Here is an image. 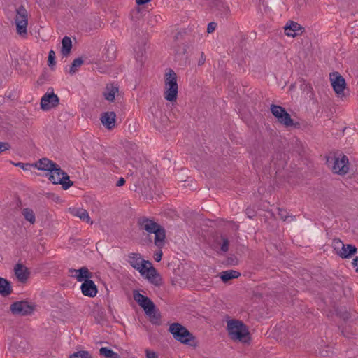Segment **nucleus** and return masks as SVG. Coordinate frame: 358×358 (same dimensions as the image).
Here are the masks:
<instances>
[{
    "label": "nucleus",
    "instance_id": "4c0bfd02",
    "mask_svg": "<svg viewBox=\"0 0 358 358\" xmlns=\"http://www.w3.org/2000/svg\"><path fill=\"white\" fill-rule=\"evenodd\" d=\"M286 214H287V212L285 210L279 209V215L284 220H286L288 217Z\"/></svg>",
    "mask_w": 358,
    "mask_h": 358
},
{
    "label": "nucleus",
    "instance_id": "393cba45",
    "mask_svg": "<svg viewBox=\"0 0 358 358\" xmlns=\"http://www.w3.org/2000/svg\"><path fill=\"white\" fill-rule=\"evenodd\" d=\"M72 48V41L69 36H64L62 41L61 53L64 57H68L70 55Z\"/></svg>",
    "mask_w": 358,
    "mask_h": 358
},
{
    "label": "nucleus",
    "instance_id": "c03bdc74",
    "mask_svg": "<svg viewBox=\"0 0 358 358\" xmlns=\"http://www.w3.org/2000/svg\"><path fill=\"white\" fill-rule=\"evenodd\" d=\"M202 63H203V62H202V60H200V62H199V64H202Z\"/></svg>",
    "mask_w": 358,
    "mask_h": 358
},
{
    "label": "nucleus",
    "instance_id": "b1692460",
    "mask_svg": "<svg viewBox=\"0 0 358 358\" xmlns=\"http://www.w3.org/2000/svg\"><path fill=\"white\" fill-rule=\"evenodd\" d=\"M12 293V287L9 281L0 277V294L3 296H7Z\"/></svg>",
    "mask_w": 358,
    "mask_h": 358
},
{
    "label": "nucleus",
    "instance_id": "72a5a7b5",
    "mask_svg": "<svg viewBox=\"0 0 358 358\" xmlns=\"http://www.w3.org/2000/svg\"><path fill=\"white\" fill-rule=\"evenodd\" d=\"M9 148H10V146H9L8 143H4V142H0V154L2 152L8 150Z\"/></svg>",
    "mask_w": 358,
    "mask_h": 358
},
{
    "label": "nucleus",
    "instance_id": "f704fd0d",
    "mask_svg": "<svg viewBox=\"0 0 358 358\" xmlns=\"http://www.w3.org/2000/svg\"><path fill=\"white\" fill-rule=\"evenodd\" d=\"M216 26H217V24H216V23H215V22H210V23L208 24L207 31H208V33H211V32H213V31L215 29Z\"/></svg>",
    "mask_w": 358,
    "mask_h": 358
},
{
    "label": "nucleus",
    "instance_id": "dca6fc26",
    "mask_svg": "<svg viewBox=\"0 0 358 358\" xmlns=\"http://www.w3.org/2000/svg\"><path fill=\"white\" fill-rule=\"evenodd\" d=\"M138 224L141 229L146 231L148 234H154L160 226L152 220L147 217L140 219Z\"/></svg>",
    "mask_w": 358,
    "mask_h": 358
},
{
    "label": "nucleus",
    "instance_id": "4468645a",
    "mask_svg": "<svg viewBox=\"0 0 358 358\" xmlns=\"http://www.w3.org/2000/svg\"><path fill=\"white\" fill-rule=\"evenodd\" d=\"M69 272L78 282H85L86 280H90L92 277V273L87 267H82L79 269L70 268Z\"/></svg>",
    "mask_w": 358,
    "mask_h": 358
},
{
    "label": "nucleus",
    "instance_id": "0eeeda50",
    "mask_svg": "<svg viewBox=\"0 0 358 358\" xmlns=\"http://www.w3.org/2000/svg\"><path fill=\"white\" fill-rule=\"evenodd\" d=\"M336 253L343 259L350 258L357 252V248L352 244H344L339 238H334L332 242Z\"/></svg>",
    "mask_w": 358,
    "mask_h": 358
},
{
    "label": "nucleus",
    "instance_id": "7ed1b4c3",
    "mask_svg": "<svg viewBox=\"0 0 358 358\" xmlns=\"http://www.w3.org/2000/svg\"><path fill=\"white\" fill-rule=\"evenodd\" d=\"M227 331L233 340L246 343L250 340V334L246 326L238 320H229L227 322Z\"/></svg>",
    "mask_w": 358,
    "mask_h": 358
},
{
    "label": "nucleus",
    "instance_id": "412c9836",
    "mask_svg": "<svg viewBox=\"0 0 358 358\" xmlns=\"http://www.w3.org/2000/svg\"><path fill=\"white\" fill-rule=\"evenodd\" d=\"M35 166L38 170L47 171L50 173L54 167H57V164L48 158H42L35 164Z\"/></svg>",
    "mask_w": 358,
    "mask_h": 358
},
{
    "label": "nucleus",
    "instance_id": "39448f33",
    "mask_svg": "<svg viewBox=\"0 0 358 358\" xmlns=\"http://www.w3.org/2000/svg\"><path fill=\"white\" fill-rule=\"evenodd\" d=\"M49 180L53 184H60L64 189H68L73 185V182L70 180L68 174L61 169L60 166L57 164V167H54L51 172L49 173Z\"/></svg>",
    "mask_w": 358,
    "mask_h": 358
},
{
    "label": "nucleus",
    "instance_id": "5701e85b",
    "mask_svg": "<svg viewBox=\"0 0 358 358\" xmlns=\"http://www.w3.org/2000/svg\"><path fill=\"white\" fill-rule=\"evenodd\" d=\"M155 244L158 248H162L164 245V240L166 237L165 230L163 227H159L155 231Z\"/></svg>",
    "mask_w": 358,
    "mask_h": 358
},
{
    "label": "nucleus",
    "instance_id": "f3484780",
    "mask_svg": "<svg viewBox=\"0 0 358 358\" xmlns=\"http://www.w3.org/2000/svg\"><path fill=\"white\" fill-rule=\"evenodd\" d=\"M303 32L301 26L295 22L291 21L285 27V34L287 36L295 37Z\"/></svg>",
    "mask_w": 358,
    "mask_h": 358
},
{
    "label": "nucleus",
    "instance_id": "2eb2a0df",
    "mask_svg": "<svg viewBox=\"0 0 358 358\" xmlns=\"http://www.w3.org/2000/svg\"><path fill=\"white\" fill-rule=\"evenodd\" d=\"M82 294L84 296H89L91 298L94 297L98 292L97 287L92 280H86L80 286Z\"/></svg>",
    "mask_w": 358,
    "mask_h": 358
},
{
    "label": "nucleus",
    "instance_id": "6e6552de",
    "mask_svg": "<svg viewBox=\"0 0 358 358\" xmlns=\"http://www.w3.org/2000/svg\"><path fill=\"white\" fill-rule=\"evenodd\" d=\"M271 111L280 123L286 127L293 124V120L291 118L290 115L282 106L272 104L271 106Z\"/></svg>",
    "mask_w": 358,
    "mask_h": 358
},
{
    "label": "nucleus",
    "instance_id": "bb28decb",
    "mask_svg": "<svg viewBox=\"0 0 358 358\" xmlns=\"http://www.w3.org/2000/svg\"><path fill=\"white\" fill-rule=\"evenodd\" d=\"M22 215L24 218L28 221L31 224H34L36 222V215L34 210L29 208H23Z\"/></svg>",
    "mask_w": 358,
    "mask_h": 358
},
{
    "label": "nucleus",
    "instance_id": "20e7f679",
    "mask_svg": "<svg viewBox=\"0 0 358 358\" xmlns=\"http://www.w3.org/2000/svg\"><path fill=\"white\" fill-rule=\"evenodd\" d=\"M170 333L173 338L183 344L192 345V342L194 341V336L189 330L180 323H173L169 326Z\"/></svg>",
    "mask_w": 358,
    "mask_h": 358
},
{
    "label": "nucleus",
    "instance_id": "473e14b6",
    "mask_svg": "<svg viewBox=\"0 0 358 358\" xmlns=\"http://www.w3.org/2000/svg\"><path fill=\"white\" fill-rule=\"evenodd\" d=\"M14 164H15V166H19L24 171L28 170L29 168L32 166L31 164H24V163H22V162L15 163Z\"/></svg>",
    "mask_w": 358,
    "mask_h": 358
},
{
    "label": "nucleus",
    "instance_id": "a18cd8bd",
    "mask_svg": "<svg viewBox=\"0 0 358 358\" xmlns=\"http://www.w3.org/2000/svg\"><path fill=\"white\" fill-rule=\"evenodd\" d=\"M202 63H203V62H202V60H200V62H199V64H202Z\"/></svg>",
    "mask_w": 358,
    "mask_h": 358
},
{
    "label": "nucleus",
    "instance_id": "a878e982",
    "mask_svg": "<svg viewBox=\"0 0 358 358\" xmlns=\"http://www.w3.org/2000/svg\"><path fill=\"white\" fill-rule=\"evenodd\" d=\"M241 273L234 270H228L222 271L220 273V278L224 282H227L231 279L237 278L240 276Z\"/></svg>",
    "mask_w": 358,
    "mask_h": 358
},
{
    "label": "nucleus",
    "instance_id": "79ce46f5",
    "mask_svg": "<svg viewBox=\"0 0 358 358\" xmlns=\"http://www.w3.org/2000/svg\"><path fill=\"white\" fill-rule=\"evenodd\" d=\"M247 215L249 218H252L254 215V214L250 212L248 209H247Z\"/></svg>",
    "mask_w": 358,
    "mask_h": 358
},
{
    "label": "nucleus",
    "instance_id": "f03ea898",
    "mask_svg": "<svg viewBox=\"0 0 358 358\" xmlns=\"http://www.w3.org/2000/svg\"><path fill=\"white\" fill-rule=\"evenodd\" d=\"M177 74L171 69H168L164 74V99L170 102L176 101L178 96V85Z\"/></svg>",
    "mask_w": 358,
    "mask_h": 358
},
{
    "label": "nucleus",
    "instance_id": "ddd939ff",
    "mask_svg": "<svg viewBox=\"0 0 358 358\" xmlns=\"http://www.w3.org/2000/svg\"><path fill=\"white\" fill-rule=\"evenodd\" d=\"M349 170V160L347 156L341 155L334 159L332 171L339 175H345Z\"/></svg>",
    "mask_w": 358,
    "mask_h": 358
},
{
    "label": "nucleus",
    "instance_id": "6ab92c4d",
    "mask_svg": "<svg viewBox=\"0 0 358 358\" xmlns=\"http://www.w3.org/2000/svg\"><path fill=\"white\" fill-rule=\"evenodd\" d=\"M69 210L72 215L79 217L81 220L87 223H93V222L91 221L88 212L85 209L81 208H70Z\"/></svg>",
    "mask_w": 358,
    "mask_h": 358
},
{
    "label": "nucleus",
    "instance_id": "aec40b11",
    "mask_svg": "<svg viewBox=\"0 0 358 358\" xmlns=\"http://www.w3.org/2000/svg\"><path fill=\"white\" fill-rule=\"evenodd\" d=\"M15 274L19 281L24 282L29 278V271L28 268L21 264H17L14 268Z\"/></svg>",
    "mask_w": 358,
    "mask_h": 358
},
{
    "label": "nucleus",
    "instance_id": "a211bd4d",
    "mask_svg": "<svg viewBox=\"0 0 358 358\" xmlns=\"http://www.w3.org/2000/svg\"><path fill=\"white\" fill-rule=\"evenodd\" d=\"M116 114L114 112H106L101 117L102 124L108 129H112L115 126Z\"/></svg>",
    "mask_w": 358,
    "mask_h": 358
},
{
    "label": "nucleus",
    "instance_id": "2f4dec72",
    "mask_svg": "<svg viewBox=\"0 0 358 358\" xmlns=\"http://www.w3.org/2000/svg\"><path fill=\"white\" fill-rule=\"evenodd\" d=\"M229 245V243L228 239L224 238L223 239V243H222V244L221 245V250L222 252H224L228 251Z\"/></svg>",
    "mask_w": 358,
    "mask_h": 358
},
{
    "label": "nucleus",
    "instance_id": "c756f323",
    "mask_svg": "<svg viewBox=\"0 0 358 358\" xmlns=\"http://www.w3.org/2000/svg\"><path fill=\"white\" fill-rule=\"evenodd\" d=\"M69 358H91L87 351H78L70 355Z\"/></svg>",
    "mask_w": 358,
    "mask_h": 358
},
{
    "label": "nucleus",
    "instance_id": "f8f14e48",
    "mask_svg": "<svg viewBox=\"0 0 358 358\" xmlns=\"http://www.w3.org/2000/svg\"><path fill=\"white\" fill-rule=\"evenodd\" d=\"M59 99L53 91L46 92L41 99V108L43 110H49L59 104Z\"/></svg>",
    "mask_w": 358,
    "mask_h": 358
},
{
    "label": "nucleus",
    "instance_id": "cd10ccee",
    "mask_svg": "<svg viewBox=\"0 0 358 358\" xmlns=\"http://www.w3.org/2000/svg\"><path fill=\"white\" fill-rule=\"evenodd\" d=\"M99 354L105 358H120V355L117 352L106 347L101 348Z\"/></svg>",
    "mask_w": 358,
    "mask_h": 358
},
{
    "label": "nucleus",
    "instance_id": "f257e3e1",
    "mask_svg": "<svg viewBox=\"0 0 358 358\" xmlns=\"http://www.w3.org/2000/svg\"><path fill=\"white\" fill-rule=\"evenodd\" d=\"M128 262L134 268L138 271L142 275H145L151 283L155 285H159L161 278L156 269L149 261L143 259L139 253L132 252L129 254Z\"/></svg>",
    "mask_w": 358,
    "mask_h": 358
},
{
    "label": "nucleus",
    "instance_id": "9b49d317",
    "mask_svg": "<svg viewBox=\"0 0 358 358\" xmlns=\"http://www.w3.org/2000/svg\"><path fill=\"white\" fill-rule=\"evenodd\" d=\"M10 309L15 315H29L33 313L34 308L30 303L26 301H20L12 303Z\"/></svg>",
    "mask_w": 358,
    "mask_h": 358
},
{
    "label": "nucleus",
    "instance_id": "ea45409f",
    "mask_svg": "<svg viewBox=\"0 0 358 358\" xmlns=\"http://www.w3.org/2000/svg\"><path fill=\"white\" fill-rule=\"evenodd\" d=\"M150 1V0H135V2L138 6L144 5Z\"/></svg>",
    "mask_w": 358,
    "mask_h": 358
},
{
    "label": "nucleus",
    "instance_id": "e433bc0d",
    "mask_svg": "<svg viewBox=\"0 0 358 358\" xmlns=\"http://www.w3.org/2000/svg\"><path fill=\"white\" fill-rule=\"evenodd\" d=\"M162 252L159 250L154 254V259L156 262H159L162 259Z\"/></svg>",
    "mask_w": 358,
    "mask_h": 358
},
{
    "label": "nucleus",
    "instance_id": "1a4fd4ad",
    "mask_svg": "<svg viewBox=\"0 0 358 358\" xmlns=\"http://www.w3.org/2000/svg\"><path fill=\"white\" fill-rule=\"evenodd\" d=\"M134 300L138 305L143 308L145 313L151 315L154 313L155 306L154 303L148 297L141 294L138 291L135 290L133 293Z\"/></svg>",
    "mask_w": 358,
    "mask_h": 358
},
{
    "label": "nucleus",
    "instance_id": "37998d69",
    "mask_svg": "<svg viewBox=\"0 0 358 358\" xmlns=\"http://www.w3.org/2000/svg\"><path fill=\"white\" fill-rule=\"evenodd\" d=\"M110 48L112 49V50H115V48L113 46H111Z\"/></svg>",
    "mask_w": 358,
    "mask_h": 358
},
{
    "label": "nucleus",
    "instance_id": "a19ab883",
    "mask_svg": "<svg viewBox=\"0 0 358 358\" xmlns=\"http://www.w3.org/2000/svg\"><path fill=\"white\" fill-rule=\"evenodd\" d=\"M352 265L356 268V271L358 270V257H356L352 261Z\"/></svg>",
    "mask_w": 358,
    "mask_h": 358
},
{
    "label": "nucleus",
    "instance_id": "9d476101",
    "mask_svg": "<svg viewBox=\"0 0 358 358\" xmlns=\"http://www.w3.org/2000/svg\"><path fill=\"white\" fill-rule=\"evenodd\" d=\"M329 78L332 87L338 97L344 96V90L346 87L345 79L338 72L330 73Z\"/></svg>",
    "mask_w": 358,
    "mask_h": 358
},
{
    "label": "nucleus",
    "instance_id": "58836bf2",
    "mask_svg": "<svg viewBox=\"0 0 358 358\" xmlns=\"http://www.w3.org/2000/svg\"><path fill=\"white\" fill-rule=\"evenodd\" d=\"M125 183V180L124 178L121 177L118 179L117 183H116V186L117 187H121V186H123Z\"/></svg>",
    "mask_w": 358,
    "mask_h": 358
},
{
    "label": "nucleus",
    "instance_id": "c85d7f7f",
    "mask_svg": "<svg viewBox=\"0 0 358 358\" xmlns=\"http://www.w3.org/2000/svg\"><path fill=\"white\" fill-rule=\"evenodd\" d=\"M83 64V60L78 57L75 59L69 69V73L73 75L78 70V69Z\"/></svg>",
    "mask_w": 358,
    "mask_h": 358
},
{
    "label": "nucleus",
    "instance_id": "4be33fe9",
    "mask_svg": "<svg viewBox=\"0 0 358 358\" xmlns=\"http://www.w3.org/2000/svg\"><path fill=\"white\" fill-rule=\"evenodd\" d=\"M118 92V87L113 84L107 85L103 92L104 98L109 101H113L116 94Z\"/></svg>",
    "mask_w": 358,
    "mask_h": 358
},
{
    "label": "nucleus",
    "instance_id": "c9c22d12",
    "mask_svg": "<svg viewBox=\"0 0 358 358\" xmlns=\"http://www.w3.org/2000/svg\"><path fill=\"white\" fill-rule=\"evenodd\" d=\"M55 52L53 50H50L48 54V62L50 64H52L55 60Z\"/></svg>",
    "mask_w": 358,
    "mask_h": 358
},
{
    "label": "nucleus",
    "instance_id": "7c9ffc66",
    "mask_svg": "<svg viewBox=\"0 0 358 358\" xmlns=\"http://www.w3.org/2000/svg\"><path fill=\"white\" fill-rule=\"evenodd\" d=\"M145 352L146 358H157L158 357V355L155 352L150 350L149 349H146Z\"/></svg>",
    "mask_w": 358,
    "mask_h": 358
},
{
    "label": "nucleus",
    "instance_id": "423d86ee",
    "mask_svg": "<svg viewBox=\"0 0 358 358\" xmlns=\"http://www.w3.org/2000/svg\"><path fill=\"white\" fill-rule=\"evenodd\" d=\"M17 33L22 37H26L27 34L28 13L23 6L16 10L15 18Z\"/></svg>",
    "mask_w": 358,
    "mask_h": 358
}]
</instances>
